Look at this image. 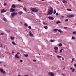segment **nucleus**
<instances>
[{
  "label": "nucleus",
  "instance_id": "9d476101",
  "mask_svg": "<svg viewBox=\"0 0 76 76\" xmlns=\"http://www.w3.org/2000/svg\"><path fill=\"white\" fill-rule=\"evenodd\" d=\"M6 12V10H4V9L2 10L1 11V13H5Z\"/></svg>",
  "mask_w": 76,
  "mask_h": 76
},
{
  "label": "nucleus",
  "instance_id": "4c0bfd02",
  "mask_svg": "<svg viewBox=\"0 0 76 76\" xmlns=\"http://www.w3.org/2000/svg\"><path fill=\"white\" fill-rule=\"evenodd\" d=\"M69 20L68 19H67L65 20V22H67Z\"/></svg>",
  "mask_w": 76,
  "mask_h": 76
},
{
  "label": "nucleus",
  "instance_id": "dca6fc26",
  "mask_svg": "<svg viewBox=\"0 0 76 76\" xmlns=\"http://www.w3.org/2000/svg\"><path fill=\"white\" fill-rule=\"evenodd\" d=\"M57 57L58 58H60L61 57V56L60 55H57Z\"/></svg>",
  "mask_w": 76,
  "mask_h": 76
},
{
  "label": "nucleus",
  "instance_id": "f704fd0d",
  "mask_svg": "<svg viewBox=\"0 0 76 76\" xmlns=\"http://www.w3.org/2000/svg\"><path fill=\"white\" fill-rule=\"evenodd\" d=\"M75 60V58H73L72 59V61L71 62V63H72V62H73V60Z\"/></svg>",
  "mask_w": 76,
  "mask_h": 76
},
{
  "label": "nucleus",
  "instance_id": "6e6d98bb",
  "mask_svg": "<svg viewBox=\"0 0 76 76\" xmlns=\"http://www.w3.org/2000/svg\"><path fill=\"white\" fill-rule=\"evenodd\" d=\"M24 76H29V75H24Z\"/></svg>",
  "mask_w": 76,
  "mask_h": 76
},
{
  "label": "nucleus",
  "instance_id": "c03bdc74",
  "mask_svg": "<svg viewBox=\"0 0 76 76\" xmlns=\"http://www.w3.org/2000/svg\"><path fill=\"white\" fill-rule=\"evenodd\" d=\"M28 28H29V29H31V26H28Z\"/></svg>",
  "mask_w": 76,
  "mask_h": 76
},
{
  "label": "nucleus",
  "instance_id": "f03ea898",
  "mask_svg": "<svg viewBox=\"0 0 76 76\" xmlns=\"http://www.w3.org/2000/svg\"><path fill=\"white\" fill-rule=\"evenodd\" d=\"M30 10L32 12H34L35 13L37 12H38V10L36 8H31L30 9Z\"/></svg>",
  "mask_w": 76,
  "mask_h": 76
},
{
  "label": "nucleus",
  "instance_id": "7ed1b4c3",
  "mask_svg": "<svg viewBox=\"0 0 76 76\" xmlns=\"http://www.w3.org/2000/svg\"><path fill=\"white\" fill-rule=\"evenodd\" d=\"M18 14L17 12H12L11 14V17L13 18L15 15H16Z\"/></svg>",
  "mask_w": 76,
  "mask_h": 76
},
{
  "label": "nucleus",
  "instance_id": "052dcab7",
  "mask_svg": "<svg viewBox=\"0 0 76 76\" xmlns=\"http://www.w3.org/2000/svg\"><path fill=\"white\" fill-rule=\"evenodd\" d=\"M18 76H21V75H20V74H19L18 75Z\"/></svg>",
  "mask_w": 76,
  "mask_h": 76
},
{
  "label": "nucleus",
  "instance_id": "72a5a7b5",
  "mask_svg": "<svg viewBox=\"0 0 76 76\" xmlns=\"http://www.w3.org/2000/svg\"><path fill=\"white\" fill-rule=\"evenodd\" d=\"M24 26H28V25H27V24H26V23L24 24Z\"/></svg>",
  "mask_w": 76,
  "mask_h": 76
},
{
  "label": "nucleus",
  "instance_id": "bf43d9fd",
  "mask_svg": "<svg viewBox=\"0 0 76 76\" xmlns=\"http://www.w3.org/2000/svg\"><path fill=\"white\" fill-rule=\"evenodd\" d=\"M18 1H22V0H18Z\"/></svg>",
  "mask_w": 76,
  "mask_h": 76
},
{
  "label": "nucleus",
  "instance_id": "f8f14e48",
  "mask_svg": "<svg viewBox=\"0 0 76 76\" xmlns=\"http://www.w3.org/2000/svg\"><path fill=\"white\" fill-rule=\"evenodd\" d=\"M15 57L17 58H19V56H18V54H16L15 55Z\"/></svg>",
  "mask_w": 76,
  "mask_h": 76
},
{
  "label": "nucleus",
  "instance_id": "ea45409f",
  "mask_svg": "<svg viewBox=\"0 0 76 76\" xmlns=\"http://www.w3.org/2000/svg\"><path fill=\"white\" fill-rule=\"evenodd\" d=\"M6 4H6V3H5L4 5V6H6Z\"/></svg>",
  "mask_w": 76,
  "mask_h": 76
},
{
  "label": "nucleus",
  "instance_id": "c756f323",
  "mask_svg": "<svg viewBox=\"0 0 76 76\" xmlns=\"http://www.w3.org/2000/svg\"><path fill=\"white\" fill-rule=\"evenodd\" d=\"M59 47H61V46H62V44L60 43L59 44Z\"/></svg>",
  "mask_w": 76,
  "mask_h": 76
},
{
  "label": "nucleus",
  "instance_id": "e2e57ef3",
  "mask_svg": "<svg viewBox=\"0 0 76 76\" xmlns=\"http://www.w3.org/2000/svg\"><path fill=\"white\" fill-rule=\"evenodd\" d=\"M63 69H65V68H64Z\"/></svg>",
  "mask_w": 76,
  "mask_h": 76
},
{
  "label": "nucleus",
  "instance_id": "8fccbe9b",
  "mask_svg": "<svg viewBox=\"0 0 76 76\" xmlns=\"http://www.w3.org/2000/svg\"><path fill=\"white\" fill-rule=\"evenodd\" d=\"M74 66L75 67H76V64H74Z\"/></svg>",
  "mask_w": 76,
  "mask_h": 76
},
{
  "label": "nucleus",
  "instance_id": "4468645a",
  "mask_svg": "<svg viewBox=\"0 0 76 76\" xmlns=\"http://www.w3.org/2000/svg\"><path fill=\"white\" fill-rule=\"evenodd\" d=\"M66 10H67V11H69L70 12H72V10L70 9H66Z\"/></svg>",
  "mask_w": 76,
  "mask_h": 76
},
{
  "label": "nucleus",
  "instance_id": "39448f33",
  "mask_svg": "<svg viewBox=\"0 0 76 76\" xmlns=\"http://www.w3.org/2000/svg\"><path fill=\"white\" fill-rule=\"evenodd\" d=\"M66 16L68 17V18H72V17H74L75 15H67Z\"/></svg>",
  "mask_w": 76,
  "mask_h": 76
},
{
  "label": "nucleus",
  "instance_id": "423d86ee",
  "mask_svg": "<svg viewBox=\"0 0 76 76\" xmlns=\"http://www.w3.org/2000/svg\"><path fill=\"white\" fill-rule=\"evenodd\" d=\"M48 75L50 76H54V73L52 72H50L48 73Z\"/></svg>",
  "mask_w": 76,
  "mask_h": 76
},
{
  "label": "nucleus",
  "instance_id": "e433bc0d",
  "mask_svg": "<svg viewBox=\"0 0 76 76\" xmlns=\"http://www.w3.org/2000/svg\"><path fill=\"white\" fill-rule=\"evenodd\" d=\"M75 39V37H74L72 36V39Z\"/></svg>",
  "mask_w": 76,
  "mask_h": 76
},
{
  "label": "nucleus",
  "instance_id": "cd10ccee",
  "mask_svg": "<svg viewBox=\"0 0 76 76\" xmlns=\"http://www.w3.org/2000/svg\"><path fill=\"white\" fill-rule=\"evenodd\" d=\"M1 47H3V45L1 44H0V48Z\"/></svg>",
  "mask_w": 76,
  "mask_h": 76
},
{
  "label": "nucleus",
  "instance_id": "4d7b16f0",
  "mask_svg": "<svg viewBox=\"0 0 76 76\" xmlns=\"http://www.w3.org/2000/svg\"><path fill=\"white\" fill-rule=\"evenodd\" d=\"M20 62H22L23 61L22 60H20Z\"/></svg>",
  "mask_w": 76,
  "mask_h": 76
},
{
  "label": "nucleus",
  "instance_id": "473e14b6",
  "mask_svg": "<svg viewBox=\"0 0 76 76\" xmlns=\"http://www.w3.org/2000/svg\"><path fill=\"white\" fill-rule=\"evenodd\" d=\"M18 13L20 14V15H21L22 14V12H18Z\"/></svg>",
  "mask_w": 76,
  "mask_h": 76
},
{
  "label": "nucleus",
  "instance_id": "09e8293b",
  "mask_svg": "<svg viewBox=\"0 0 76 76\" xmlns=\"http://www.w3.org/2000/svg\"><path fill=\"white\" fill-rule=\"evenodd\" d=\"M62 75L63 76H65V75H64V74H62Z\"/></svg>",
  "mask_w": 76,
  "mask_h": 76
},
{
  "label": "nucleus",
  "instance_id": "774afa93",
  "mask_svg": "<svg viewBox=\"0 0 76 76\" xmlns=\"http://www.w3.org/2000/svg\"><path fill=\"white\" fill-rule=\"evenodd\" d=\"M75 25H76V23H75Z\"/></svg>",
  "mask_w": 76,
  "mask_h": 76
},
{
  "label": "nucleus",
  "instance_id": "412c9836",
  "mask_svg": "<svg viewBox=\"0 0 76 76\" xmlns=\"http://www.w3.org/2000/svg\"><path fill=\"white\" fill-rule=\"evenodd\" d=\"M15 51H16V50H12V54H13V53H15Z\"/></svg>",
  "mask_w": 76,
  "mask_h": 76
},
{
  "label": "nucleus",
  "instance_id": "aec40b11",
  "mask_svg": "<svg viewBox=\"0 0 76 76\" xmlns=\"http://www.w3.org/2000/svg\"><path fill=\"white\" fill-rule=\"evenodd\" d=\"M62 2L63 3H67V1L65 0H64L62 1Z\"/></svg>",
  "mask_w": 76,
  "mask_h": 76
},
{
  "label": "nucleus",
  "instance_id": "4be33fe9",
  "mask_svg": "<svg viewBox=\"0 0 76 76\" xmlns=\"http://www.w3.org/2000/svg\"><path fill=\"white\" fill-rule=\"evenodd\" d=\"M23 10L25 11V12H26V8L24 7L23 8Z\"/></svg>",
  "mask_w": 76,
  "mask_h": 76
},
{
  "label": "nucleus",
  "instance_id": "1a4fd4ad",
  "mask_svg": "<svg viewBox=\"0 0 76 76\" xmlns=\"http://www.w3.org/2000/svg\"><path fill=\"white\" fill-rule=\"evenodd\" d=\"M29 35H30V36H31V37H33V34H32V33L31 31H29Z\"/></svg>",
  "mask_w": 76,
  "mask_h": 76
},
{
  "label": "nucleus",
  "instance_id": "49530a36",
  "mask_svg": "<svg viewBox=\"0 0 76 76\" xmlns=\"http://www.w3.org/2000/svg\"><path fill=\"white\" fill-rule=\"evenodd\" d=\"M58 15V13H57L56 14V16H57V15Z\"/></svg>",
  "mask_w": 76,
  "mask_h": 76
},
{
  "label": "nucleus",
  "instance_id": "5fc2aeb1",
  "mask_svg": "<svg viewBox=\"0 0 76 76\" xmlns=\"http://www.w3.org/2000/svg\"><path fill=\"white\" fill-rule=\"evenodd\" d=\"M64 60V58H62V60Z\"/></svg>",
  "mask_w": 76,
  "mask_h": 76
},
{
  "label": "nucleus",
  "instance_id": "c9c22d12",
  "mask_svg": "<svg viewBox=\"0 0 76 76\" xmlns=\"http://www.w3.org/2000/svg\"><path fill=\"white\" fill-rule=\"evenodd\" d=\"M43 24H44V25H47V23H45V22H43Z\"/></svg>",
  "mask_w": 76,
  "mask_h": 76
},
{
  "label": "nucleus",
  "instance_id": "de8ad7c7",
  "mask_svg": "<svg viewBox=\"0 0 76 76\" xmlns=\"http://www.w3.org/2000/svg\"><path fill=\"white\" fill-rule=\"evenodd\" d=\"M4 34L3 33H1V35H3Z\"/></svg>",
  "mask_w": 76,
  "mask_h": 76
},
{
  "label": "nucleus",
  "instance_id": "a18cd8bd",
  "mask_svg": "<svg viewBox=\"0 0 76 76\" xmlns=\"http://www.w3.org/2000/svg\"><path fill=\"white\" fill-rule=\"evenodd\" d=\"M5 53H7V54H9V52H5Z\"/></svg>",
  "mask_w": 76,
  "mask_h": 76
},
{
  "label": "nucleus",
  "instance_id": "864d4df0",
  "mask_svg": "<svg viewBox=\"0 0 76 76\" xmlns=\"http://www.w3.org/2000/svg\"><path fill=\"white\" fill-rule=\"evenodd\" d=\"M61 18H64V16H62Z\"/></svg>",
  "mask_w": 76,
  "mask_h": 76
},
{
  "label": "nucleus",
  "instance_id": "f257e3e1",
  "mask_svg": "<svg viewBox=\"0 0 76 76\" xmlns=\"http://www.w3.org/2000/svg\"><path fill=\"white\" fill-rule=\"evenodd\" d=\"M53 9L51 7H50L49 8V10H48V15H51L53 14Z\"/></svg>",
  "mask_w": 76,
  "mask_h": 76
},
{
  "label": "nucleus",
  "instance_id": "6ab92c4d",
  "mask_svg": "<svg viewBox=\"0 0 76 76\" xmlns=\"http://www.w3.org/2000/svg\"><path fill=\"white\" fill-rule=\"evenodd\" d=\"M54 31H55L56 32H57V31H58V29H54Z\"/></svg>",
  "mask_w": 76,
  "mask_h": 76
},
{
  "label": "nucleus",
  "instance_id": "b1692460",
  "mask_svg": "<svg viewBox=\"0 0 76 76\" xmlns=\"http://www.w3.org/2000/svg\"><path fill=\"white\" fill-rule=\"evenodd\" d=\"M3 69H2L0 68V72H1V73L3 72Z\"/></svg>",
  "mask_w": 76,
  "mask_h": 76
},
{
  "label": "nucleus",
  "instance_id": "a19ab883",
  "mask_svg": "<svg viewBox=\"0 0 76 76\" xmlns=\"http://www.w3.org/2000/svg\"><path fill=\"white\" fill-rule=\"evenodd\" d=\"M72 72H75V69H73L72 70Z\"/></svg>",
  "mask_w": 76,
  "mask_h": 76
},
{
  "label": "nucleus",
  "instance_id": "58836bf2",
  "mask_svg": "<svg viewBox=\"0 0 76 76\" xmlns=\"http://www.w3.org/2000/svg\"><path fill=\"white\" fill-rule=\"evenodd\" d=\"M7 32H8V33H9V32H10V30H7Z\"/></svg>",
  "mask_w": 76,
  "mask_h": 76
},
{
  "label": "nucleus",
  "instance_id": "69168bd1",
  "mask_svg": "<svg viewBox=\"0 0 76 76\" xmlns=\"http://www.w3.org/2000/svg\"><path fill=\"white\" fill-rule=\"evenodd\" d=\"M2 63V62H0V63Z\"/></svg>",
  "mask_w": 76,
  "mask_h": 76
},
{
  "label": "nucleus",
  "instance_id": "c85d7f7f",
  "mask_svg": "<svg viewBox=\"0 0 76 76\" xmlns=\"http://www.w3.org/2000/svg\"><path fill=\"white\" fill-rule=\"evenodd\" d=\"M58 32H60V33H61V32H62V31H61L60 29L58 30Z\"/></svg>",
  "mask_w": 76,
  "mask_h": 76
},
{
  "label": "nucleus",
  "instance_id": "ddd939ff",
  "mask_svg": "<svg viewBox=\"0 0 76 76\" xmlns=\"http://www.w3.org/2000/svg\"><path fill=\"white\" fill-rule=\"evenodd\" d=\"M50 42H54L55 41V40H50Z\"/></svg>",
  "mask_w": 76,
  "mask_h": 76
},
{
  "label": "nucleus",
  "instance_id": "0eeeda50",
  "mask_svg": "<svg viewBox=\"0 0 76 76\" xmlns=\"http://www.w3.org/2000/svg\"><path fill=\"white\" fill-rule=\"evenodd\" d=\"M15 9H13L11 8L10 10V12H15Z\"/></svg>",
  "mask_w": 76,
  "mask_h": 76
},
{
  "label": "nucleus",
  "instance_id": "2f4dec72",
  "mask_svg": "<svg viewBox=\"0 0 76 76\" xmlns=\"http://www.w3.org/2000/svg\"><path fill=\"white\" fill-rule=\"evenodd\" d=\"M44 28L45 29H47V28H48V27L47 26H45L44 27Z\"/></svg>",
  "mask_w": 76,
  "mask_h": 76
},
{
  "label": "nucleus",
  "instance_id": "338daca9",
  "mask_svg": "<svg viewBox=\"0 0 76 76\" xmlns=\"http://www.w3.org/2000/svg\"><path fill=\"white\" fill-rule=\"evenodd\" d=\"M21 24H22V23L21 22Z\"/></svg>",
  "mask_w": 76,
  "mask_h": 76
},
{
  "label": "nucleus",
  "instance_id": "37998d69",
  "mask_svg": "<svg viewBox=\"0 0 76 76\" xmlns=\"http://www.w3.org/2000/svg\"><path fill=\"white\" fill-rule=\"evenodd\" d=\"M33 61H34V62H35L36 61V60H35V59H34V60H33Z\"/></svg>",
  "mask_w": 76,
  "mask_h": 76
},
{
  "label": "nucleus",
  "instance_id": "3c124183",
  "mask_svg": "<svg viewBox=\"0 0 76 76\" xmlns=\"http://www.w3.org/2000/svg\"><path fill=\"white\" fill-rule=\"evenodd\" d=\"M20 54V53L18 52L17 53V55H18V54Z\"/></svg>",
  "mask_w": 76,
  "mask_h": 76
},
{
  "label": "nucleus",
  "instance_id": "a211bd4d",
  "mask_svg": "<svg viewBox=\"0 0 76 76\" xmlns=\"http://www.w3.org/2000/svg\"><path fill=\"white\" fill-rule=\"evenodd\" d=\"M10 38L11 40H13V39H14V37H12V36L10 37Z\"/></svg>",
  "mask_w": 76,
  "mask_h": 76
},
{
  "label": "nucleus",
  "instance_id": "2eb2a0df",
  "mask_svg": "<svg viewBox=\"0 0 76 76\" xmlns=\"http://www.w3.org/2000/svg\"><path fill=\"white\" fill-rule=\"evenodd\" d=\"M3 20H4L5 21V22H7V20H6V18L5 17L3 18Z\"/></svg>",
  "mask_w": 76,
  "mask_h": 76
},
{
  "label": "nucleus",
  "instance_id": "0e129e2a",
  "mask_svg": "<svg viewBox=\"0 0 76 76\" xmlns=\"http://www.w3.org/2000/svg\"><path fill=\"white\" fill-rule=\"evenodd\" d=\"M72 27L73 28H74L75 27H74V26H73Z\"/></svg>",
  "mask_w": 76,
  "mask_h": 76
},
{
  "label": "nucleus",
  "instance_id": "f3484780",
  "mask_svg": "<svg viewBox=\"0 0 76 76\" xmlns=\"http://www.w3.org/2000/svg\"><path fill=\"white\" fill-rule=\"evenodd\" d=\"M11 42L13 45H16V43H15L14 41Z\"/></svg>",
  "mask_w": 76,
  "mask_h": 76
},
{
  "label": "nucleus",
  "instance_id": "a878e982",
  "mask_svg": "<svg viewBox=\"0 0 76 76\" xmlns=\"http://www.w3.org/2000/svg\"><path fill=\"white\" fill-rule=\"evenodd\" d=\"M61 23V22L60 21H58L56 22L57 24H58V23Z\"/></svg>",
  "mask_w": 76,
  "mask_h": 76
},
{
  "label": "nucleus",
  "instance_id": "5701e85b",
  "mask_svg": "<svg viewBox=\"0 0 76 76\" xmlns=\"http://www.w3.org/2000/svg\"><path fill=\"white\" fill-rule=\"evenodd\" d=\"M1 73H3V74H5V73H6V72L5 71H3H3Z\"/></svg>",
  "mask_w": 76,
  "mask_h": 76
},
{
  "label": "nucleus",
  "instance_id": "79ce46f5",
  "mask_svg": "<svg viewBox=\"0 0 76 76\" xmlns=\"http://www.w3.org/2000/svg\"><path fill=\"white\" fill-rule=\"evenodd\" d=\"M73 34H76V31H74L73 33Z\"/></svg>",
  "mask_w": 76,
  "mask_h": 76
},
{
  "label": "nucleus",
  "instance_id": "393cba45",
  "mask_svg": "<svg viewBox=\"0 0 76 76\" xmlns=\"http://www.w3.org/2000/svg\"><path fill=\"white\" fill-rule=\"evenodd\" d=\"M28 54H25L24 55V57H28Z\"/></svg>",
  "mask_w": 76,
  "mask_h": 76
},
{
  "label": "nucleus",
  "instance_id": "6e6552de",
  "mask_svg": "<svg viewBox=\"0 0 76 76\" xmlns=\"http://www.w3.org/2000/svg\"><path fill=\"white\" fill-rule=\"evenodd\" d=\"M48 19H50V20H54V18L51 16L50 17H48Z\"/></svg>",
  "mask_w": 76,
  "mask_h": 76
},
{
  "label": "nucleus",
  "instance_id": "bb28decb",
  "mask_svg": "<svg viewBox=\"0 0 76 76\" xmlns=\"http://www.w3.org/2000/svg\"><path fill=\"white\" fill-rule=\"evenodd\" d=\"M63 49L62 48L60 50V53H61L62 52V51H63Z\"/></svg>",
  "mask_w": 76,
  "mask_h": 76
},
{
  "label": "nucleus",
  "instance_id": "603ef678",
  "mask_svg": "<svg viewBox=\"0 0 76 76\" xmlns=\"http://www.w3.org/2000/svg\"><path fill=\"white\" fill-rule=\"evenodd\" d=\"M67 27H64V29H66V28H67Z\"/></svg>",
  "mask_w": 76,
  "mask_h": 76
},
{
  "label": "nucleus",
  "instance_id": "13d9d810",
  "mask_svg": "<svg viewBox=\"0 0 76 76\" xmlns=\"http://www.w3.org/2000/svg\"><path fill=\"white\" fill-rule=\"evenodd\" d=\"M70 69V70H72L73 69V68H71Z\"/></svg>",
  "mask_w": 76,
  "mask_h": 76
},
{
  "label": "nucleus",
  "instance_id": "7c9ffc66",
  "mask_svg": "<svg viewBox=\"0 0 76 76\" xmlns=\"http://www.w3.org/2000/svg\"><path fill=\"white\" fill-rule=\"evenodd\" d=\"M56 10H54L53 11V14H56Z\"/></svg>",
  "mask_w": 76,
  "mask_h": 76
},
{
  "label": "nucleus",
  "instance_id": "20e7f679",
  "mask_svg": "<svg viewBox=\"0 0 76 76\" xmlns=\"http://www.w3.org/2000/svg\"><path fill=\"white\" fill-rule=\"evenodd\" d=\"M54 50H55V52L57 53L58 51V47H57L56 46L54 48Z\"/></svg>",
  "mask_w": 76,
  "mask_h": 76
},
{
  "label": "nucleus",
  "instance_id": "680f3d73",
  "mask_svg": "<svg viewBox=\"0 0 76 76\" xmlns=\"http://www.w3.org/2000/svg\"><path fill=\"white\" fill-rule=\"evenodd\" d=\"M41 1H44V0H40Z\"/></svg>",
  "mask_w": 76,
  "mask_h": 76
},
{
  "label": "nucleus",
  "instance_id": "9b49d317",
  "mask_svg": "<svg viewBox=\"0 0 76 76\" xmlns=\"http://www.w3.org/2000/svg\"><path fill=\"white\" fill-rule=\"evenodd\" d=\"M16 7V5L15 4H12L11 6V7L12 8H15Z\"/></svg>",
  "mask_w": 76,
  "mask_h": 76
}]
</instances>
